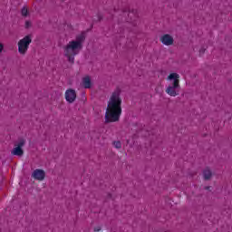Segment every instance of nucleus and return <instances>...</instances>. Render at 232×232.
<instances>
[{"mask_svg": "<svg viewBox=\"0 0 232 232\" xmlns=\"http://www.w3.org/2000/svg\"><path fill=\"white\" fill-rule=\"evenodd\" d=\"M160 41L162 44H165V46H171V44H173V37L169 34H164L161 36Z\"/></svg>", "mask_w": 232, "mask_h": 232, "instance_id": "6e6552de", "label": "nucleus"}, {"mask_svg": "<svg viewBox=\"0 0 232 232\" xmlns=\"http://www.w3.org/2000/svg\"><path fill=\"white\" fill-rule=\"evenodd\" d=\"M82 86L86 89L92 88V79L90 76H85L82 78Z\"/></svg>", "mask_w": 232, "mask_h": 232, "instance_id": "1a4fd4ad", "label": "nucleus"}, {"mask_svg": "<svg viewBox=\"0 0 232 232\" xmlns=\"http://www.w3.org/2000/svg\"><path fill=\"white\" fill-rule=\"evenodd\" d=\"M32 43V38L30 35H26L18 42V52L21 55H24L28 52L30 44Z\"/></svg>", "mask_w": 232, "mask_h": 232, "instance_id": "20e7f679", "label": "nucleus"}, {"mask_svg": "<svg viewBox=\"0 0 232 232\" xmlns=\"http://www.w3.org/2000/svg\"><path fill=\"white\" fill-rule=\"evenodd\" d=\"M199 53L202 55V53H204V49H201V50L199 51Z\"/></svg>", "mask_w": 232, "mask_h": 232, "instance_id": "a211bd4d", "label": "nucleus"}, {"mask_svg": "<svg viewBox=\"0 0 232 232\" xmlns=\"http://www.w3.org/2000/svg\"><path fill=\"white\" fill-rule=\"evenodd\" d=\"M211 170L209 169V168H207L204 169L203 171V177L205 179V180H209V179H211Z\"/></svg>", "mask_w": 232, "mask_h": 232, "instance_id": "9d476101", "label": "nucleus"}, {"mask_svg": "<svg viewBox=\"0 0 232 232\" xmlns=\"http://www.w3.org/2000/svg\"><path fill=\"white\" fill-rule=\"evenodd\" d=\"M32 177L35 180H44V177H46V172H44V170L41 169H36L34 170Z\"/></svg>", "mask_w": 232, "mask_h": 232, "instance_id": "423d86ee", "label": "nucleus"}, {"mask_svg": "<svg viewBox=\"0 0 232 232\" xmlns=\"http://www.w3.org/2000/svg\"><path fill=\"white\" fill-rule=\"evenodd\" d=\"M24 144H26V141L24 139L19 140V141L14 144V148L11 151V155H15L16 157H23V155H24V150H23Z\"/></svg>", "mask_w": 232, "mask_h": 232, "instance_id": "39448f33", "label": "nucleus"}, {"mask_svg": "<svg viewBox=\"0 0 232 232\" xmlns=\"http://www.w3.org/2000/svg\"><path fill=\"white\" fill-rule=\"evenodd\" d=\"M65 99L67 102H73L75 99H77V93L75 92V90L69 89L65 92Z\"/></svg>", "mask_w": 232, "mask_h": 232, "instance_id": "0eeeda50", "label": "nucleus"}, {"mask_svg": "<svg viewBox=\"0 0 232 232\" xmlns=\"http://www.w3.org/2000/svg\"><path fill=\"white\" fill-rule=\"evenodd\" d=\"M84 34H80L76 37V40L74 41V43H80V46L81 48H82V43H84Z\"/></svg>", "mask_w": 232, "mask_h": 232, "instance_id": "f8f14e48", "label": "nucleus"}, {"mask_svg": "<svg viewBox=\"0 0 232 232\" xmlns=\"http://www.w3.org/2000/svg\"><path fill=\"white\" fill-rule=\"evenodd\" d=\"M122 100L121 99V91L116 90L107 105L105 112V122H117L122 115Z\"/></svg>", "mask_w": 232, "mask_h": 232, "instance_id": "f257e3e1", "label": "nucleus"}, {"mask_svg": "<svg viewBox=\"0 0 232 232\" xmlns=\"http://www.w3.org/2000/svg\"><path fill=\"white\" fill-rule=\"evenodd\" d=\"M25 26H26V28H28V26H30V22H26Z\"/></svg>", "mask_w": 232, "mask_h": 232, "instance_id": "dca6fc26", "label": "nucleus"}, {"mask_svg": "<svg viewBox=\"0 0 232 232\" xmlns=\"http://www.w3.org/2000/svg\"><path fill=\"white\" fill-rule=\"evenodd\" d=\"M167 81H173L171 85H169L166 89V93L169 95L170 97H177L179 95V92H177V88H180V75L177 72L170 73Z\"/></svg>", "mask_w": 232, "mask_h": 232, "instance_id": "7ed1b4c3", "label": "nucleus"}, {"mask_svg": "<svg viewBox=\"0 0 232 232\" xmlns=\"http://www.w3.org/2000/svg\"><path fill=\"white\" fill-rule=\"evenodd\" d=\"M205 189H209V187H206Z\"/></svg>", "mask_w": 232, "mask_h": 232, "instance_id": "6ab92c4d", "label": "nucleus"}, {"mask_svg": "<svg viewBox=\"0 0 232 232\" xmlns=\"http://www.w3.org/2000/svg\"><path fill=\"white\" fill-rule=\"evenodd\" d=\"M128 17L130 18V21H135L138 17L137 10L129 11Z\"/></svg>", "mask_w": 232, "mask_h": 232, "instance_id": "9b49d317", "label": "nucleus"}, {"mask_svg": "<svg viewBox=\"0 0 232 232\" xmlns=\"http://www.w3.org/2000/svg\"><path fill=\"white\" fill-rule=\"evenodd\" d=\"M99 231H101V227H97L94 228V232H99Z\"/></svg>", "mask_w": 232, "mask_h": 232, "instance_id": "2eb2a0df", "label": "nucleus"}, {"mask_svg": "<svg viewBox=\"0 0 232 232\" xmlns=\"http://www.w3.org/2000/svg\"><path fill=\"white\" fill-rule=\"evenodd\" d=\"M22 15L26 17L28 15V9L26 7L22 8Z\"/></svg>", "mask_w": 232, "mask_h": 232, "instance_id": "4468645a", "label": "nucleus"}, {"mask_svg": "<svg viewBox=\"0 0 232 232\" xmlns=\"http://www.w3.org/2000/svg\"><path fill=\"white\" fill-rule=\"evenodd\" d=\"M81 50H82L81 43L73 41L69 42V44L64 47V54L65 57L68 58L69 63H74L75 55L79 54Z\"/></svg>", "mask_w": 232, "mask_h": 232, "instance_id": "f03ea898", "label": "nucleus"}, {"mask_svg": "<svg viewBox=\"0 0 232 232\" xmlns=\"http://www.w3.org/2000/svg\"><path fill=\"white\" fill-rule=\"evenodd\" d=\"M113 146L114 148H117V150H121V148H122V144L121 143V141H114Z\"/></svg>", "mask_w": 232, "mask_h": 232, "instance_id": "ddd939ff", "label": "nucleus"}, {"mask_svg": "<svg viewBox=\"0 0 232 232\" xmlns=\"http://www.w3.org/2000/svg\"><path fill=\"white\" fill-rule=\"evenodd\" d=\"M2 52H3V45L0 43V53H2Z\"/></svg>", "mask_w": 232, "mask_h": 232, "instance_id": "f3484780", "label": "nucleus"}]
</instances>
